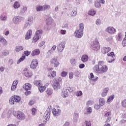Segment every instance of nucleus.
<instances>
[{
    "mask_svg": "<svg viewBox=\"0 0 126 126\" xmlns=\"http://www.w3.org/2000/svg\"><path fill=\"white\" fill-rule=\"evenodd\" d=\"M24 47L22 46H17L15 48V52H20L21 51H23Z\"/></svg>",
    "mask_w": 126,
    "mask_h": 126,
    "instance_id": "nucleus-36",
    "label": "nucleus"
},
{
    "mask_svg": "<svg viewBox=\"0 0 126 126\" xmlns=\"http://www.w3.org/2000/svg\"><path fill=\"white\" fill-rule=\"evenodd\" d=\"M101 106L98 104H95L94 105V108L95 109V110H99V109H100L101 108Z\"/></svg>",
    "mask_w": 126,
    "mask_h": 126,
    "instance_id": "nucleus-63",
    "label": "nucleus"
},
{
    "mask_svg": "<svg viewBox=\"0 0 126 126\" xmlns=\"http://www.w3.org/2000/svg\"><path fill=\"white\" fill-rule=\"evenodd\" d=\"M91 48L94 51H98L100 49V45H99V41L98 39H95L94 41L91 43Z\"/></svg>",
    "mask_w": 126,
    "mask_h": 126,
    "instance_id": "nucleus-3",
    "label": "nucleus"
},
{
    "mask_svg": "<svg viewBox=\"0 0 126 126\" xmlns=\"http://www.w3.org/2000/svg\"><path fill=\"white\" fill-rule=\"evenodd\" d=\"M14 99L15 100V102L16 103H20L21 100V98L18 95H14Z\"/></svg>",
    "mask_w": 126,
    "mask_h": 126,
    "instance_id": "nucleus-38",
    "label": "nucleus"
},
{
    "mask_svg": "<svg viewBox=\"0 0 126 126\" xmlns=\"http://www.w3.org/2000/svg\"><path fill=\"white\" fill-rule=\"evenodd\" d=\"M0 19L1 21H6L7 19V16L6 14H2L0 16Z\"/></svg>",
    "mask_w": 126,
    "mask_h": 126,
    "instance_id": "nucleus-31",
    "label": "nucleus"
},
{
    "mask_svg": "<svg viewBox=\"0 0 126 126\" xmlns=\"http://www.w3.org/2000/svg\"><path fill=\"white\" fill-rule=\"evenodd\" d=\"M102 54H104V55L106 54H108L110 51H111V48L107 47H103L102 49Z\"/></svg>",
    "mask_w": 126,
    "mask_h": 126,
    "instance_id": "nucleus-23",
    "label": "nucleus"
},
{
    "mask_svg": "<svg viewBox=\"0 0 126 126\" xmlns=\"http://www.w3.org/2000/svg\"><path fill=\"white\" fill-rule=\"evenodd\" d=\"M57 49V45H53L52 48L48 51V54L49 55H52L56 51V49Z\"/></svg>",
    "mask_w": 126,
    "mask_h": 126,
    "instance_id": "nucleus-26",
    "label": "nucleus"
},
{
    "mask_svg": "<svg viewBox=\"0 0 126 126\" xmlns=\"http://www.w3.org/2000/svg\"><path fill=\"white\" fill-rule=\"evenodd\" d=\"M54 19L52 17H49L47 19V25L48 26H51L54 24Z\"/></svg>",
    "mask_w": 126,
    "mask_h": 126,
    "instance_id": "nucleus-22",
    "label": "nucleus"
},
{
    "mask_svg": "<svg viewBox=\"0 0 126 126\" xmlns=\"http://www.w3.org/2000/svg\"><path fill=\"white\" fill-rule=\"evenodd\" d=\"M2 55L4 57H7V56L9 55V51L7 50H4L2 52Z\"/></svg>",
    "mask_w": 126,
    "mask_h": 126,
    "instance_id": "nucleus-46",
    "label": "nucleus"
},
{
    "mask_svg": "<svg viewBox=\"0 0 126 126\" xmlns=\"http://www.w3.org/2000/svg\"><path fill=\"white\" fill-rule=\"evenodd\" d=\"M94 5L96 8H101V3L98 0H96L94 2Z\"/></svg>",
    "mask_w": 126,
    "mask_h": 126,
    "instance_id": "nucleus-34",
    "label": "nucleus"
},
{
    "mask_svg": "<svg viewBox=\"0 0 126 126\" xmlns=\"http://www.w3.org/2000/svg\"><path fill=\"white\" fill-rule=\"evenodd\" d=\"M83 93L82 91H79V92H76L75 93V94L77 96V97H80L81 96H82Z\"/></svg>",
    "mask_w": 126,
    "mask_h": 126,
    "instance_id": "nucleus-54",
    "label": "nucleus"
},
{
    "mask_svg": "<svg viewBox=\"0 0 126 126\" xmlns=\"http://www.w3.org/2000/svg\"><path fill=\"white\" fill-rule=\"evenodd\" d=\"M77 15V12L76 11H72L70 13V16L72 18L75 17V16Z\"/></svg>",
    "mask_w": 126,
    "mask_h": 126,
    "instance_id": "nucleus-53",
    "label": "nucleus"
},
{
    "mask_svg": "<svg viewBox=\"0 0 126 126\" xmlns=\"http://www.w3.org/2000/svg\"><path fill=\"white\" fill-rule=\"evenodd\" d=\"M57 75V72L55 70L50 71L48 73V76L50 79L55 78Z\"/></svg>",
    "mask_w": 126,
    "mask_h": 126,
    "instance_id": "nucleus-14",
    "label": "nucleus"
},
{
    "mask_svg": "<svg viewBox=\"0 0 126 126\" xmlns=\"http://www.w3.org/2000/svg\"><path fill=\"white\" fill-rule=\"evenodd\" d=\"M74 35H75L76 38H82V36H83V32L79 30H77L75 31Z\"/></svg>",
    "mask_w": 126,
    "mask_h": 126,
    "instance_id": "nucleus-12",
    "label": "nucleus"
},
{
    "mask_svg": "<svg viewBox=\"0 0 126 126\" xmlns=\"http://www.w3.org/2000/svg\"><path fill=\"white\" fill-rule=\"evenodd\" d=\"M27 6H23L20 11L21 14H24L27 11Z\"/></svg>",
    "mask_w": 126,
    "mask_h": 126,
    "instance_id": "nucleus-37",
    "label": "nucleus"
},
{
    "mask_svg": "<svg viewBox=\"0 0 126 126\" xmlns=\"http://www.w3.org/2000/svg\"><path fill=\"white\" fill-rule=\"evenodd\" d=\"M67 72L63 71L61 72V76L62 77H65L67 75Z\"/></svg>",
    "mask_w": 126,
    "mask_h": 126,
    "instance_id": "nucleus-58",
    "label": "nucleus"
},
{
    "mask_svg": "<svg viewBox=\"0 0 126 126\" xmlns=\"http://www.w3.org/2000/svg\"><path fill=\"white\" fill-rule=\"evenodd\" d=\"M78 120V114L77 113H75L74 114L73 122L74 124H76L77 123V121Z\"/></svg>",
    "mask_w": 126,
    "mask_h": 126,
    "instance_id": "nucleus-33",
    "label": "nucleus"
},
{
    "mask_svg": "<svg viewBox=\"0 0 126 126\" xmlns=\"http://www.w3.org/2000/svg\"><path fill=\"white\" fill-rule=\"evenodd\" d=\"M92 113V108L89 106H87L85 108L84 114L85 115H89Z\"/></svg>",
    "mask_w": 126,
    "mask_h": 126,
    "instance_id": "nucleus-21",
    "label": "nucleus"
},
{
    "mask_svg": "<svg viewBox=\"0 0 126 126\" xmlns=\"http://www.w3.org/2000/svg\"><path fill=\"white\" fill-rule=\"evenodd\" d=\"M106 32L109 34H115V33L117 32V30H116V29L113 27L110 26L106 28Z\"/></svg>",
    "mask_w": 126,
    "mask_h": 126,
    "instance_id": "nucleus-9",
    "label": "nucleus"
},
{
    "mask_svg": "<svg viewBox=\"0 0 126 126\" xmlns=\"http://www.w3.org/2000/svg\"><path fill=\"white\" fill-rule=\"evenodd\" d=\"M93 70L98 74H103L108 71V66L105 64V62L99 61L98 64L95 65L93 67Z\"/></svg>",
    "mask_w": 126,
    "mask_h": 126,
    "instance_id": "nucleus-1",
    "label": "nucleus"
},
{
    "mask_svg": "<svg viewBox=\"0 0 126 126\" xmlns=\"http://www.w3.org/2000/svg\"><path fill=\"white\" fill-rule=\"evenodd\" d=\"M17 84H18V80H15L12 83V86L11 87V91H15L16 90V88L17 86Z\"/></svg>",
    "mask_w": 126,
    "mask_h": 126,
    "instance_id": "nucleus-17",
    "label": "nucleus"
},
{
    "mask_svg": "<svg viewBox=\"0 0 126 126\" xmlns=\"http://www.w3.org/2000/svg\"><path fill=\"white\" fill-rule=\"evenodd\" d=\"M39 55H40V50L39 49H34L31 53V56L32 57H35V56H38Z\"/></svg>",
    "mask_w": 126,
    "mask_h": 126,
    "instance_id": "nucleus-20",
    "label": "nucleus"
},
{
    "mask_svg": "<svg viewBox=\"0 0 126 126\" xmlns=\"http://www.w3.org/2000/svg\"><path fill=\"white\" fill-rule=\"evenodd\" d=\"M89 79L91 81H94V82H96L98 79H99V78L97 76H94V74H93V73H91L90 75H89Z\"/></svg>",
    "mask_w": 126,
    "mask_h": 126,
    "instance_id": "nucleus-16",
    "label": "nucleus"
},
{
    "mask_svg": "<svg viewBox=\"0 0 126 126\" xmlns=\"http://www.w3.org/2000/svg\"><path fill=\"white\" fill-rule=\"evenodd\" d=\"M9 103L10 105H16V102H15V100H14V97L13 96L10 98Z\"/></svg>",
    "mask_w": 126,
    "mask_h": 126,
    "instance_id": "nucleus-40",
    "label": "nucleus"
},
{
    "mask_svg": "<svg viewBox=\"0 0 126 126\" xmlns=\"http://www.w3.org/2000/svg\"><path fill=\"white\" fill-rule=\"evenodd\" d=\"M32 31L31 29L29 30L25 35V40H29L32 37Z\"/></svg>",
    "mask_w": 126,
    "mask_h": 126,
    "instance_id": "nucleus-13",
    "label": "nucleus"
},
{
    "mask_svg": "<svg viewBox=\"0 0 126 126\" xmlns=\"http://www.w3.org/2000/svg\"><path fill=\"white\" fill-rule=\"evenodd\" d=\"M89 15H91V16H94L96 14V10L94 9H92L89 10L88 12Z\"/></svg>",
    "mask_w": 126,
    "mask_h": 126,
    "instance_id": "nucleus-30",
    "label": "nucleus"
},
{
    "mask_svg": "<svg viewBox=\"0 0 126 126\" xmlns=\"http://www.w3.org/2000/svg\"><path fill=\"white\" fill-rule=\"evenodd\" d=\"M85 124L86 125V126H91L92 125L90 121H86L85 122Z\"/></svg>",
    "mask_w": 126,
    "mask_h": 126,
    "instance_id": "nucleus-59",
    "label": "nucleus"
},
{
    "mask_svg": "<svg viewBox=\"0 0 126 126\" xmlns=\"http://www.w3.org/2000/svg\"><path fill=\"white\" fill-rule=\"evenodd\" d=\"M99 105L102 107V106H104L106 101H105V99L103 98H101L99 99Z\"/></svg>",
    "mask_w": 126,
    "mask_h": 126,
    "instance_id": "nucleus-42",
    "label": "nucleus"
},
{
    "mask_svg": "<svg viewBox=\"0 0 126 126\" xmlns=\"http://www.w3.org/2000/svg\"><path fill=\"white\" fill-rule=\"evenodd\" d=\"M46 94L48 95V96H50L53 94V90L51 89H48L46 91Z\"/></svg>",
    "mask_w": 126,
    "mask_h": 126,
    "instance_id": "nucleus-52",
    "label": "nucleus"
},
{
    "mask_svg": "<svg viewBox=\"0 0 126 126\" xmlns=\"http://www.w3.org/2000/svg\"><path fill=\"white\" fill-rule=\"evenodd\" d=\"M106 40L108 42H111V41L113 40V36H112V35H109L106 38Z\"/></svg>",
    "mask_w": 126,
    "mask_h": 126,
    "instance_id": "nucleus-57",
    "label": "nucleus"
},
{
    "mask_svg": "<svg viewBox=\"0 0 126 126\" xmlns=\"http://www.w3.org/2000/svg\"><path fill=\"white\" fill-rule=\"evenodd\" d=\"M38 60L36 59H33L30 65V67L32 68V69H36L37 66H38Z\"/></svg>",
    "mask_w": 126,
    "mask_h": 126,
    "instance_id": "nucleus-8",
    "label": "nucleus"
},
{
    "mask_svg": "<svg viewBox=\"0 0 126 126\" xmlns=\"http://www.w3.org/2000/svg\"><path fill=\"white\" fill-rule=\"evenodd\" d=\"M108 57H113V58H115V54L113 52H111L107 53Z\"/></svg>",
    "mask_w": 126,
    "mask_h": 126,
    "instance_id": "nucleus-60",
    "label": "nucleus"
},
{
    "mask_svg": "<svg viewBox=\"0 0 126 126\" xmlns=\"http://www.w3.org/2000/svg\"><path fill=\"white\" fill-rule=\"evenodd\" d=\"M61 96H62L63 98H66V97L68 96V92H67V90H63L61 93Z\"/></svg>",
    "mask_w": 126,
    "mask_h": 126,
    "instance_id": "nucleus-25",
    "label": "nucleus"
},
{
    "mask_svg": "<svg viewBox=\"0 0 126 126\" xmlns=\"http://www.w3.org/2000/svg\"><path fill=\"white\" fill-rule=\"evenodd\" d=\"M122 107L126 108V99H124L122 102Z\"/></svg>",
    "mask_w": 126,
    "mask_h": 126,
    "instance_id": "nucleus-62",
    "label": "nucleus"
},
{
    "mask_svg": "<svg viewBox=\"0 0 126 126\" xmlns=\"http://www.w3.org/2000/svg\"><path fill=\"white\" fill-rule=\"evenodd\" d=\"M24 75L26 77H32L33 74L32 73V71L29 70L27 68H26L24 69Z\"/></svg>",
    "mask_w": 126,
    "mask_h": 126,
    "instance_id": "nucleus-10",
    "label": "nucleus"
},
{
    "mask_svg": "<svg viewBox=\"0 0 126 126\" xmlns=\"http://www.w3.org/2000/svg\"><path fill=\"white\" fill-rule=\"evenodd\" d=\"M13 115L15 117V118H17L19 121H24L25 119H26V116H25V114L22 112L21 111H15L13 112Z\"/></svg>",
    "mask_w": 126,
    "mask_h": 126,
    "instance_id": "nucleus-2",
    "label": "nucleus"
},
{
    "mask_svg": "<svg viewBox=\"0 0 126 126\" xmlns=\"http://www.w3.org/2000/svg\"><path fill=\"white\" fill-rule=\"evenodd\" d=\"M114 61H115V57H108L107 59V62L109 63H113V62H114Z\"/></svg>",
    "mask_w": 126,
    "mask_h": 126,
    "instance_id": "nucleus-41",
    "label": "nucleus"
},
{
    "mask_svg": "<svg viewBox=\"0 0 126 126\" xmlns=\"http://www.w3.org/2000/svg\"><path fill=\"white\" fill-rule=\"evenodd\" d=\"M13 7L15 9H17V8H19L20 7V4L18 1H16L13 4Z\"/></svg>",
    "mask_w": 126,
    "mask_h": 126,
    "instance_id": "nucleus-39",
    "label": "nucleus"
},
{
    "mask_svg": "<svg viewBox=\"0 0 126 126\" xmlns=\"http://www.w3.org/2000/svg\"><path fill=\"white\" fill-rule=\"evenodd\" d=\"M50 64L51 65H53L54 67H58L60 65V62L58 60V57H54L51 59L50 61Z\"/></svg>",
    "mask_w": 126,
    "mask_h": 126,
    "instance_id": "nucleus-5",
    "label": "nucleus"
},
{
    "mask_svg": "<svg viewBox=\"0 0 126 126\" xmlns=\"http://www.w3.org/2000/svg\"><path fill=\"white\" fill-rule=\"evenodd\" d=\"M39 39L40 38L39 37L34 34V36L32 39V43H36V42H37V41H38V40H39Z\"/></svg>",
    "mask_w": 126,
    "mask_h": 126,
    "instance_id": "nucleus-51",
    "label": "nucleus"
},
{
    "mask_svg": "<svg viewBox=\"0 0 126 126\" xmlns=\"http://www.w3.org/2000/svg\"><path fill=\"white\" fill-rule=\"evenodd\" d=\"M0 42L2 43L4 46L7 45V41H6V39H5L4 37H3Z\"/></svg>",
    "mask_w": 126,
    "mask_h": 126,
    "instance_id": "nucleus-50",
    "label": "nucleus"
},
{
    "mask_svg": "<svg viewBox=\"0 0 126 126\" xmlns=\"http://www.w3.org/2000/svg\"><path fill=\"white\" fill-rule=\"evenodd\" d=\"M115 99V95L114 94H111L108 96L106 103L107 104H111L112 102H113V100Z\"/></svg>",
    "mask_w": 126,
    "mask_h": 126,
    "instance_id": "nucleus-19",
    "label": "nucleus"
},
{
    "mask_svg": "<svg viewBox=\"0 0 126 126\" xmlns=\"http://www.w3.org/2000/svg\"><path fill=\"white\" fill-rule=\"evenodd\" d=\"M35 9H36V11H37L38 12H39L40 11H43V6L37 5L36 6Z\"/></svg>",
    "mask_w": 126,
    "mask_h": 126,
    "instance_id": "nucleus-45",
    "label": "nucleus"
},
{
    "mask_svg": "<svg viewBox=\"0 0 126 126\" xmlns=\"http://www.w3.org/2000/svg\"><path fill=\"white\" fill-rule=\"evenodd\" d=\"M64 48H65V42L64 41L60 42L57 45L58 53H63V50H64Z\"/></svg>",
    "mask_w": 126,
    "mask_h": 126,
    "instance_id": "nucleus-7",
    "label": "nucleus"
},
{
    "mask_svg": "<svg viewBox=\"0 0 126 126\" xmlns=\"http://www.w3.org/2000/svg\"><path fill=\"white\" fill-rule=\"evenodd\" d=\"M45 89H46V87L42 86V85L38 87V90L40 93H43L45 91Z\"/></svg>",
    "mask_w": 126,
    "mask_h": 126,
    "instance_id": "nucleus-44",
    "label": "nucleus"
},
{
    "mask_svg": "<svg viewBox=\"0 0 126 126\" xmlns=\"http://www.w3.org/2000/svg\"><path fill=\"white\" fill-rule=\"evenodd\" d=\"M41 82L42 81H41L40 80H35L33 81V84L35 86H38L39 87L40 85H41Z\"/></svg>",
    "mask_w": 126,
    "mask_h": 126,
    "instance_id": "nucleus-35",
    "label": "nucleus"
},
{
    "mask_svg": "<svg viewBox=\"0 0 126 126\" xmlns=\"http://www.w3.org/2000/svg\"><path fill=\"white\" fill-rule=\"evenodd\" d=\"M81 61L83 63H86L88 61V56L87 55H84L82 56Z\"/></svg>",
    "mask_w": 126,
    "mask_h": 126,
    "instance_id": "nucleus-29",
    "label": "nucleus"
},
{
    "mask_svg": "<svg viewBox=\"0 0 126 126\" xmlns=\"http://www.w3.org/2000/svg\"><path fill=\"white\" fill-rule=\"evenodd\" d=\"M51 6H50V5H44L42 6L43 10H46V9H49V8H50Z\"/></svg>",
    "mask_w": 126,
    "mask_h": 126,
    "instance_id": "nucleus-55",
    "label": "nucleus"
},
{
    "mask_svg": "<svg viewBox=\"0 0 126 126\" xmlns=\"http://www.w3.org/2000/svg\"><path fill=\"white\" fill-rule=\"evenodd\" d=\"M25 56H22L17 61V64H19L20 63H21V62H23L24 60H25Z\"/></svg>",
    "mask_w": 126,
    "mask_h": 126,
    "instance_id": "nucleus-47",
    "label": "nucleus"
},
{
    "mask_svg": "<svg viewBox=\"0 0 126 126\" xmlns=\"http://www.w3.org/2000/svg\"><path fill=\"white\" fill-rule=\"evenodd\" d=\"M23 17L20 16H16L13 18L12 22L14 24L18 25L21 21H23Z\"/></svg>",
    "mask_w": 126,
    "mask_h": 126,
    "instance_id": "nucleus-6",
    "label": "nucleus"
},
{
    "mask_svg": "<svg viewBox=\"0 0 126 126\" xmlns=\"http://www.w3.org/2000/svg\"><path fill=\"white\" fill-rule=\"evenodd\" d=\"M104 117L105 118H107V119L106 120V122L109 123V122H110V121H111V112H108L105 113Z\"/></svg>",
    "mask_w": 126,
    "mask_h": 126,
    "instance_id": "nucleus-27",
    "label": "nucleus"
},
{
    "mask_svg": "<svg viewBox=\"0 0 126 126\" xmlns=\"http://www.w3.org/2000/svg\"><path fill=\"white\" fill-rule=\"evenodd\" d=\"M42 34H43V31L42 30H39L36 31L34 35H35V36H37L39 38H41Z\"/></svg>",
    "mask_w": 126,
    "mask_h": 126,
    "instance_id": "nucleus-28",
    "label": "nucleus"
},
{
    "mask_svg": "<svg viewBox=\"0 0 126 126\" xmlns=\"http://www.w3.org/2000/svg\"><path fill=\"white\" fill-rule=\"evenodd\" d=\"M31 26V25L29 24V23H27V22H26L23 27V29H27V28H29V27H30Z\"/></svg>",
    "mask_w": 126,
    "mask_h": 126,
    "instance_id": "nucleus-56",
    "label": "nucleus"
},
{
    "mask_svg": "<svg viewBox=\"0 0 126 126\" xmlns=\"http://www.w3.org/2000/svg\"><path fill=\"white\" fill-rule=\"evenodd\" d=\"M61 113H62V111L60 109L55 108H53L52 109V113L53 116H55V117L60 116Z\"/></svg>",
    "mask_w": 126,
    "mask_h": 126,
    "instance_id": "nucleus-15",
    "label": "nucleus"
},
{
    "mask_svg": "<svg viewBox=\"0 0 126 126\" xmlns=\"http://www.w3.org/2000/svg\"><path fill=\"white\" fill-rule=\"evenodd\" d=\"M101 20L100 19H97L95 21V24L96 25L99 26L101 25Z\"/></svg>",
    "mask_w": 126,
    "mask_h": 126,
    "instance_id": "nucleus-61",
    "label": "nucleus"
},
{
    "mask_svg": "<svg viewBox=\"0 0 126 126\" xmlns=\"http://www.w3.org/2000/svg\"><path fill=\"white\" fill-rule=\"evenodd\" d=\"M109 90V88H104V89H103L102 92L101 93V96L106 97V96L108 95Z\"/></svg>",
    "mask_w": 126,
    "mask_h": 126,
    "instance_id": "nucleus-18",
    "label": "nucleus"
},
{
    "mask_svg": "<svg viewBox=\"0 0 126 126\" xmlns=\"http://www.w3.org/2000/svg\"><path fill=\"white\" fill-rule=\"evenodd\" d=\"M26 22L30 24L31 26L32 25V24H33V17H29Z\"/></svg>",
    "mask_w": 126,
    "mask_h": 126,
    "instance_id": "nucleus-32",
    "label": "nucleus"
},
{
    "mask_svg": "<svg viewBox=\"0 0 126 126\" xmlns=\"http://www.w3.org/2000/svg\"><path fill=\"white\" fill-rule=\"evenodd\" d=\"M59 79H54L53 80V84L52 85L53 88L55 91H58V90H60L62 87V85L60 84L59 82Z\"/></svg>",
    "mask_w": 126,
    "mask_h": 126,
    "instance_id": "nucleus-4",
    "label": "nucleus"
},
{
    "mask_svg": "<svg viewBox=\"0 0 126 126\" xmlns=\"http://www.w3.org/2000/svg\"><path fill=\"white\" fill-rule=\"evenodd\" d=\"M84 29V24L80 23L79 25V29L78 30H80V31L83 32Z\"/></svg>",
    "mask_w": 126,
    "mask_h": 126,
    "instance_id": "nucleus-48",
    "label": "nucleus"
},
{
    "mask_svg": "<svg viewBox=\"0 0 126 126\" xmlns=\"http://www.w3.org/2000/svg\"><path fill=\"white\" fill-rule=\"evenodd\" d=\"M32 88V86L30 83H27L24 85V89L26 90V91H28Z\"/></svg>",
    "mask_w": 126,
    "mask_h": 126,
    "instance_id": "nucleus-24",
    "label": "nucleus"
},
{
    "mask_svg": "<svg viewBox=\"0 0 126 126\" xmlns=\"http://www.w3.org/2000/svg\"><path fill=\"white\" fill-rule=\"evenodd\" d=\"M122 39H123V34L121 32H119L117 37V40H118V41H121Z\"/></svg>",
    "mask_w": 126,
    "mask_h": 126,
    "instance_id": "nucleus-49",
    "label": "nucleus"
},
{
    "mask_svg": "<svg viewBox=\"0 0 126 126\" xmlns=\"http://www.w3.org/2000/svg\"><path fill=\"white\" fill-rule=\"evenodd\" d=\"M70 63L72 65H73L74 66L75 65H76V63H77V61H76V60L75 59H71L70 60Z\"/></svg>",
    "mask_w": 126,
    "mask_h": 126,
    "instance_id": "nucleus-43",
    "label": "nucleus"
},
{
    "mask_svg": "<svg viewBox=\"0 0 126 126\" xmlns=\"http://www.w3.org/2000/svg\"><path fill=\"white\" fill-rule=\"evenodd\" d=\"M51 111H52V109L50 108H48L44 115V118H45V120L47 122H48V121L50 120V116H51Z\"/></svg>",
    "mask_w": 126,
    "mask_h": 126,
    "instance_id": "nucleus-11",
    "label": "nucleus"
},
{
    "mask_svg": "<svg viewBox=\"0 0 126 126\" xmlns=\"http://www.w3.org/2000/svg\"><path fill=\"white\" fill-rule=\"evenodd\" d=\"M8 63L10 65H12L14 63V61L12 59H9Z\"/></svg>",
    "mask_w": 126,
    "mask_h": 126,
    "instance_id": "nucleus-64",
    "label": "nucleus"
}]
</instances>
